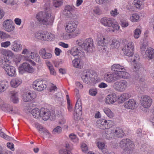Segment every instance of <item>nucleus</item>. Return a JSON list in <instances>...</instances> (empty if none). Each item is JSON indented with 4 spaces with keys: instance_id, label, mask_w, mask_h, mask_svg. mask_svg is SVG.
Masks as SVG:
<instances>
[{
    "instance_id": "1a4fd4ad",
    "label": "nucleus",
    "mask_w": 154,
    "mask_h": 154,
    "mask_svg": "<svg viewBox=\"0 0 154 154\" xmlns=\"http://www.w3.org/2000/svg\"><path fill=\"white\" fill-rule=\"evenodd\" d=\"M134 43L130 42L126 44L122 48L125 54L129 57H131L134 54Z\"/></svg>"
},
{
    "instance_id": "9b49d317",
    "label": "nucleus",
    "mask_w": 154,
    "mask_h": 154,
    "mask_svg": "<svg viewBox=\"0 0 154 154\" xmlns=\"http://www.w3.org/2000/svg\"><path fill=\"white\" fill-rule=\"evenodd\" d=\"M47 87L46 82L42 80H35L33 82V87L35 90L41 91Z\"/></svg>"
},
{
    "instance_id": "49530a36",
    "label": "nucleus",
    "mask_w": 154,
    "mask_h": 154,
    "mask_svg": "<svg viewBox=\"0 0 154 154\" xmlns=\"http://www.w3.org/2000/svg\"><path fill=\"white\" fill-rule=\"evenodd\" d=\"M10 37V35L5 32L0 31V38L2 39H6Z\"/></svg>"
},
{
    "instance_id": "603ef678",
    "label": "nucleus",
    "mask_w": 154,
    "mask_h": 154,
    "mask_svg": "<svg viewBox=\"0 0 154 154\" xmlns=\"http://www.w3.org/2000/svg\"><path fill=\"white\" fill-rule=\"evenodd\" d=\"M89 93L91 95L95 96L97 93V91L96 88H91L89 90Z\"/></svg>"
},
{
    "instance_id": "f8f14e48",
    "label": "nucleus",
    "mask_w": 154,
    "mask_h": 154,
    "mask_svg": "<svg viewBox=\"0 0 154 154\" xmlns=\"http://www.w3.org/2000/svg\"><path fill=\"white\" fill-rule=\"evenodd\" d=\"M78 22L76 20L71 21L68 22L66 26L65 29L68 32H74L77 28Z\"/></svg>"
},
{
    "instance_id": "09e8293b",
    "label": "nucleus",
    "mask_w": 154,
    "mask_h": 154,
    "mask_svg": "<svg viewBox=\"0 0 154 154\" xmlns=\"http://www.w3.org/2000/svg\"><path fill=\"white\" fill-rule=\"evenodd\" d=\"M141 30L139 29H136L134 32V37L135 38H138L141 34Z\"/></svg>"
},
{
    "instance_id": "58836bf2",
    "label": "nucleus",
    "mask_w": 154,
    "mask_h": 154,
    "mask_svg": "<svg viewBox=\"0 0 154 154\" xmlns=\"http://www.w3.org/2000/svg\"><path fill=\"white\" fill-rule=\"evenodd\" d=\"M80 53L79 50L77 47H74L71 50L70 54L73 56H76Z\"/></svg>"
},
{
    "instance_id": "4be33fe9",
    "label": "nucleus",
    "mask_w": 154,
    "mask_h": 154,
    "mask_svg": "<svg viewBox=\"0 0 154 154\" xmlns=\"http://www.w3.org/2000/svg\"><path fill=\"white\" fill-rule=\"evenodd\" d=\"M116 96L115 94L108 95L105 100V102L108 104L113 103L116 101Z\"/></svg>"
},
{
    "instance_id": "79ce46f5",
    "label": "nucleus",
    "mask_w": 154,
    "mask_h": 154,
    "mask_svg": "<svg viewBox=\"0 0 154 154\" xmlns=\"http://www.w3.org/2000/svg\"><path fill=\"white\" fill-rule=\"evenodd\" d=\"M63 0H54L53 6L56 8L60 7L63 3Z\"/></svg>"
},
{
    "instance_id": "3c124183",
    "label": "nucleus",
    "mask_w": 154,
    "mask_h": 154,
    "mask_svg": "<svg viewBox=\"0 0 154 154\" xmlns=\"http://www.w3.org/2000/svg\"><path fill=\"white\" fill-rule=\"evenodd\" d=\"M62 128L60 126H57L55 128L53 131V133L54 134H59L62 131Z\"/></svg>"
},
{
    "instance_id": "5fc2aeb1",
    "label": "nucleus",
    "mask_w": 154,
    "mask_h": 154,
    "mask_svg": "<svg viewBox=\"0 0 154 154\" xmlns=\"http://www.w3.org/2000/svg\"><path fill=\"white\" fill-rule=\"evenodd\" d=\"M139 16L137 14H133L131 17V20L134 22H136L139 20Z\"/></svg>"
},
{
    "instance_id": "4d7b16f0",
    "label": "nucleus",
    "mask_w": 154,
    "mask_h": 154,
    "mask_svg": "<svg viewBox=\"0 0 154 154\" xmlns=\"http://www.w3.org/2000/svg\"><path fill=\"white\" fill-rule=\"evenodd\" d=\"M1 131L2 129H0V136L6 140H9L10 137L6 135L3 132H2Z\"/></svg>"
},
{
    "instance_id": "6e6552de",
    "label": "nucleus",
    "mask_w": 154,
    "mask_h": 154,
    "mask_svg": "<svg viewBox=\"0 0 154 154\" xmlns=\"http://www.w3.org/2000/svg\"><path fill=\"white\" fill-rule=\"evenodd\" d=\"M82 109L81 100L80 98H78L75 105V113L73 114L75 120L77 121L80 119L82 113Z\"/></svg>"
},
{
    "instance_id": "393cba45",
    "label": "nucleus",
    "mask_w": 154,
    "mask_h": 154,
    "mask_svg": "<svg viewBox=\"0 0 154 154\" xmlns=\"http://www.w3.org/2000/svg\"><path fill=\"white\" fill-rule=\"evenodd\" d=\"M110 122L109 120L107 121L104 119L100 120L97 122L98 126L101 129H105L107 128L108 122Z\"/></svg>"
},
{
    "instance_id": "b1692460",
    "label": "nucleus",
    "mask_w": 154,
    "mask_h": 154,
    "mask_svg": "<svg viewBox=\"0 0 154 154\" xmlns=\"http://www.w3.org/2000/svg\"><path fill=\"white\" fill-rule=\"evenodd\" d=\"M39 54L40 56L43 59H49L52 57L51 53L46 52L45 49L42 48L39 51Z\"/></svg>"
},
{
    "instance_id": "c9c22d12",
    "label": "nucleus",
    "mask_w": 154,
    "mask_h": 154,
    "mask_svg": "<svg viewBox=\"0 0 154 154\" xmlns=\"http://www.w3.org/2000/svg\"><path fill=\"white\" fill-rule=\"evenodd\" d=\"M45 41H51L54 39L55 36L54 34L50 32H45Z\"/></svg>"
},
{
    "instance_id": "423d86ee",
    "label": "nucleus",
    "mask_w": 154,
    "mask_h": 154,
    "mask_svg": "<svg viewBox=\"0 0 154 154\" xmlns=\"http://www.w3.org/2000/svg\"><path fill=\"white\" fill-rule=\"evenodd\" d=\"M95 72L90 69H85L82 72L81 78L83 82L88 84L92 82Z\"/></svg>"
},
{
    "instance_id": "c03bdc74",
    "label": "nucleus",
    "mask_w": 154,
    "mask_h": 154,
    "mask_svg": "<svg viewBox=\"0 0 154 154\" xmlns=\"http://www.w3.org/2000/svg\"><path fill=\"white\" fill-rule=\"evenodd\" d=\"M6 88L5 82L4 81H0V93L4 91Z\"/></svg>"
},
{
    "instance_id": "412c9836",
    "label": "nucleus",
    "mask_w": 154,
    "mask_h": 154,
    "mask_svg": "<svg viewBox=\"0 0 154 154\" xmlns=\"http://www.w3.org/2000/svg\"><path fill=\"white\" fill-rule=\"evenodd\" d=\"M116 74L114 73L112 74H106L104 75V80L108 82L117 80V75Z\"/></svg>"
},
{
    "instance_id": "f704fd0d",
    "label": "nucleus",
    "mask_w": 154,
    "mask_h": 154,
    "mask_svg": "<svg viewBox=\"0 0 154 154\" xmlns=\"http://www.w3.org/2000/svg\"><path fill=\"white\" fill-rule=\"evenodd\" d=\"M31 114L34 118H38L39 116H40V110L38 108H35L32 110Z\"/></svg>"
},
{
    "instance_id": "bf43d9fd",
    "label": "nucleus",
    "mask_w": 154,
    "mask_h": 154,
    "mask_svg": "<svg viewBox=\"0 0 154 154\" xmlns=\"http://www.w3.org/2000/svg\"><path fill=\"white\" fill-rule=\"evenodd\" d=\"M93 12L97 14H100L101 13V11L99 8L96 7L93 10Z\"/></svg>"
},
{
    "instance_id": "6e6d98bb",
    "label": "nucleus",
    "mask_w": 154,
    "mask_h": 154,
    "mask_svg": "<svg viewBox=\"0 0 154 154\" xmlns=\"http://www.w3.org/2000/svg\"><path fill=\"white\" fill-rule=\"evenodd\" d=\"M109 1V0H95L96 3L100 5H105Z\"/></svg>"
},
{
    "instance_id": "f03ea898",
    "label": "nucleus",
    "mask_w": 154,
    "mask_h": 154,
    "mask_svg": "<svg viewBox=\"0 0 154 154\" xmlns=\"http://www.w3.org/2000/svg\"><path fill=\"white\" fill-rule=\"evenodd\" d=\"M76 44L84 49L87 52H92L94 49V46L93 39L89 38L84 41L82 39H79L76 41Z\"/></svg>"
},
{
    "instance_id": "f3484780",
    "label": "nucleus",
    "mask_w": 154,
    "mask_h": 154,
    "mask_svg": "<svg viewBox=\"0 0 154 154\" xmlns=\"http://www.w3.org/2000/svg\"><path fill=\"white\" fill-rule=\"evenodd\" d=\"M36 97L35 93L32 92L24 93L23 95V99L25 102H28L33 100Z\"/></svg>"
},
{
    "instance_id": "6ab92c4d",
    "label": "nucleus",
    "mask_w": 154,
    "mask_h": 154,
    "mask_svg": "<svg viewBox=\"0 0 154 154\" xmlns=\"http://www.w3.org/2000/svg\"><path fill=\"white\" fill-rule=\"evenodd\" d=\"M14 55L11 51H7L5 53L4 57V59L0 60V61H3V62L6 63V64H10L11 60L12 58L14 57Z\"/></svg>"
},
{
    "instance_id": "de8ad7c7",
    "label": "nucleus",
    "mask_w": 154,
    "mask_h": 154,
    "mask_svg": "<svg viewBox=\"0 0 154 154\" xmlns=\"http://www.w3.org/2000/svg\"><path fill=\"white\" fill-rule=\"evenodd\" d=\"M97 145L98 148L101 149H105L106 147L105 143L102 142H98L97 143Z\"/></svg>"
},
{
    "instance_id": "5701e85b",
    "label": "nucleus",
    "mask_w": 154,
    "mask_h": 154,
    "mask_svg": "<svg viewBox=\"0 0 154 154\" xmlns=\"http://www.w3.org/2000/svg\"><path fill=\"white\" fill-rule=\"evenodd\" d=\"M112 70L115 72L113 73L114 74H117L119 72H121L122 71L125 70V68L123 66H120L119 64H114L111 67Z\"/></svg>"
},
{
    "instance_id": "9d476101",
    "label": "nucleus",
    "mask_w": 154,
    "mask_h": 154,
    "mask_svg": "<svg viewBox=\"0 0 154 154\" xmlns=\"http://www.w3.org/2000/svg\"><path fill=\"white\" fill-rule=\"evenodd\" d=\"M128 85V82L125 80L117 81L113 84V87L117 91L122 92L126 88Z\"/></svg>"
},
{
    "instance_id": "774afa93",
    "label": "nucleus",
    "mask_w": 154,
    "mask_h": 154,
    "mask_svg": "<svg viewBox=\"0 0 154 154\" xmlns=\"http://www.w3.org/2000/svg\"><path fill=\"white\" fill-rule=\"evenodd\" d=\"M62 52V51L59 48H56L55 49L54 52L57 56H59L60 55V53Z\"/></svg>"
},
{
    "instance_id": "473e14b6",
    "label": "nucleus",
    "mask_w": 154,
    "mask_h": 154,
    "mask_svg": "<svg viewBox=\"0 0 154 154\" xmlns=\"http://www.w3.org/2000/svg\"><path fill=\"white\" fill-rule=\"evenodd\" d=\"M11 100L14 103H17L19 102V98L17 93H14L12 92L11 93Z\"/></svg>"
},
{
    "instance_id": "a18cd8bd",
    "label": "nucleus",
    "mask_w": 154,
    "mask_h": 154,
    "mask_svg": "<svg viewBox=\"0 0 154 154\" xmlns=\"http://www.w3.org/2000/svg\"><path fill=\"white\" fill-rule=\"evenodd\" d=\"M133 4L134 7L137 8H140L142 5V2L139 0H134Z\"/></svg>"
},
{
    "instance_id": "f257e3e1",
    "label": "nucleus",
    "mask_w": 154,
    "mask_h": 154,
    "mask_svg": "<svg viewBox=\"0 0 154 154\" xmlns=\"http://www.w3.org/2000/svg\"><path fill=\"white\" fill-rule=\"evenodd\" d=\"M49 9H46L45 12H39L36 15L37 20L41 23L44 25H52L54 21V18L51 15Z\"/></svg>"
},
{
    "instance_id": "2f4dec72",
    "label": "nucleus",
    "mask_w": 154,
    "mask_h": 154,
    "mask_svg": "<svg viewBox=\"0 0 154 154\" xmlns=\"http://www.w3.org/2000/svg\"><path fill=\"white\" fill-rule=\"evenodd\" d=\"M22 48L21 45L17 44L16 41L14 42L12 45L11 49L14 51L17 52L21 50Z\"/></svg>"
},
{
    "instance_id": "338daca9",
    "label": "nucleus",
    "mask_w": 154,
    "mask_h": 154,
    "mask_svg": "<svg viewBox=\"0 0 154 154\" xmlns=\"http://www.w3.org/2000/svg\"><path fill=\"white\" fill-rule=\"evenodd\" d=\"M66 122V120L64 117H62L59 122V124L61 125H63Z\"/></svg>"
},
{
    "instance_id": "dca6fc26",
    "label": "nucleus",
    "mask_w": 154,
    "mask_h": 154,
    "mask_svg": "<svg viewBox=\"0 0 154 154\" xmlns=\"http://www.w3.org/2000/svg\"><path fill=\"white\" fill-rule=\"evenodd\" d=\"M109 39L108 36H104L100 33L97 34V40L98 45H105L108 42Z\"/></svg>"
},
{
    "instance_id": "2eb2a0df",
    "label": "nucleus",
    "mask_w": 154,
    "mask_h": 154,
    "mask_svg": "<svg viewBox=\"0 0 154 154\" xmlns=\"http://www.w3.org/2000/svg\"><path fill=\"white\" fill-rule=\"evenodd\" d=\"M152 103V100L150 97L145 96L141 100V104L144 108H148Z\"/></svg>"
},
{
    "instance_id": "e433bc0d",
    "label": "nucleus",
    "mask_w": 154,
    "mask_h": 154,
    "mask_svg": "<svg viewBox=\"0 0 154 154\" xmlns=\"http://www.w3.org/2000/svg\"><path fill=\"white\" fill-rule=\"evenodd\" d=\"M31 54L30 56L32 59L38 63L41 62L40 57L37 53L31 52Z\"/></svg>"
},
{
    "instance_id": "680f3d73",
    "label": "nucleus",
    "mask_w": 154,
    "mask_h": 154,
    "mask_svg": "<svg viewBox=\"0 0 154 154\" xmlns=\"http://www.w3.org/2000/svg\"><path fill=\"white\" fill-rule=\"evenodd\" d=\"M69 136L70 140L73 141H75L76 140V136L74 134H71L69 135Z\"/></svg>"
},
{
    "instance_id": "4468645a",
    "label": "nucleus",
    "mask_w": 154,
    "mask_h": 154,
    "mask_svg": "<svg viewBox=\"0 0 154 154\" xmlns=\"http://www.w3.org/2000/svg\"><path fill=\"white\" fill-rule=\"evenodd\" d=\"M3 26L4 29L8 32L13 31L14 29L13 23L10 20H7L5 21L3 23Z\"/></svg>"
},
{
    "instance_id": "c756f323",
    "label": "nucleus",
    "mask_w": 154,
    "mask_h": 154,
    "mask_svg": "<svg viewBox=\"0 0 154 154\" xmlns=\"http://www.w3.org/2000/svg\"><path fill=\"white\" fill-rule=\"evenodd\" d=\"M21 80L18 78L12 79L10 82L11 86L14 88L17 87L21 83Z\"/></svg>"
},
{
    "instance_id": "8fccbe9b",
    "label": "nucleus",
    "mask_w": 154,
    "mask_h": 154,
    "mask_svg": "<svg viewBox=\"0 0 154 154\" xmlns=\"http://www.w3.org/2000/svg\"><path fill=\"white\" fill-rule=\"evenodd\" d=\"M35 126L36 128L41 133H44L43 129H46L38 123H36L35 124Z\"/></svg>"
},
{
    "instance_id": "a211bd4d",
    "label": "nucleus",
    "mask_w": 154,
    "mask_h": 154,
    "mask_svg": "<svg viewBox=\"0 0 154 154\" xmlns=\"http://www.w3.org/2000/svg\"><path fill=\"white\" fill-rule=\"evenodd\" d=\"M137 103L133 99H130L124 104V106L127 109H134L137 107Z\"/></svg>"
},
{
    "instance_id": "ea45409f",
    "label": "nucleus",
    "mask_w": 154,
    "mask_h": 154,
    "mask_svg": "<svg viewBox=\"0 0 154 154\" xmlns=\"http://www.w3.org/2000/svg\"><path fill=\"white\" fill-rule=\"evenodd\" d=\"M70 32H66L64 33L63 35V38L65 39H68L72 37H74L77 36V35H74L73 34H71Z\"/></svg>"
},
{
    "instance_id": "052dcab7",
    "label": "nucleus",
    "mask_w": 154,
    "mask_h": 154,
    "mask_svg": "<svg viewBox=\"0 0 154 154\" xmlns=\"http://www.w3.org/2000/svg\"><path fill=\"white\" fill-rule=\"evenodd\" d=\"M49 69L50 70V73L51 75H56V72L53 66H49Z\"/></svg>"
},
{
    "instance_id": "72a5a7b5",
    "label": "nucleus",
    "mask_w": 154,
    "mask_h": 154,
    "mask_svg": "<svg viewBox=\"0 0 154 154\" xmlns=\"http://www.w3.org/2000/svg\"><path fill=\"white\" fill-rule=\"evenodd\" d=\"M2 109L6 112H9L12 111V107L9 104L7 103H3L1 106Z\"/></svg>"
},
{
    "instance_id": "4c0bfd02",
    "label": "nucleus",
    "mask_w": 154,
    "mask_h": 154,
    "mask_svg": "<svg viewBox=\"0 0 154 154\" xmlns=\"http://www.w3.org/2000/svg\"><path fill=\"white\" fill-rule=\"evenodd\" d=\"M119 42L116 40L114 39L111 40L110 44L111 48H118L119 47Z\"/></svg>"
},
{
    "instance_id": "a19ab883",
    "label": "nucleus",
    "mask_w": 154,
    "mask_h": 154,
    "mask_svg": "<svg viewBox=\"0 0 154 154\" xmlns=\"http://www.w3.org/2000/svg\"><path fill=\"white\" fill-rule=\"evenodd\" d=\"M131 96V95L130 94L128 93H124L122 94L120 98L122 101H124L128 99Z\"/></svg>"
},
{
    "instance_id": "864d4df0",
    "label": "nucleus",
    "mask_w": 154,
    "mask_h": 154,
    "mask_svg": "<svg viewBox=\"0 0 154 154\" xmlns=\"http://www.w3.org/2000/svg\"><path fill=\"white\" fill-rule=\"evenodd\" d=\"M110 13L112 16L115 17L119 14V12L116 8H114L111 11Z\"/></svg>"
},
{
    "instance_id": "37998d69",
    "label": "nucleus",
    "mask_w": 154,
    "mask_h": 154,
    "mask_svg": "<svg viewBox=\"0 0 154 154\" xmlns=\"http://www.w3.org/2000/svg\"><path fill=\"white\" fill-rule=\"evenodd\" d=\"M103 111L108 117L111 118L113 116L114 114L113 113L109 108H105L103 109Z\"/></svg>"
},
{
    "instance_id": "20e7f679",
    "label": "nucleus",
    "mask_w": 154,
    "mask_h": 154,
    "mask_svg": "<svg viewBox=\"0 0 154 154\" xmlns=\"http://www.w3.org/2000/svg\"><path fill=\"white\" fill-rule=\"evenodd\" d=\"M119 145L120 147L124 149L126 154H129L132 153L134 150V145L133 142L128 139H123L120 142Z\"/></svg>"
},
{
    "instance_id": "c85d7f7f",
    "label": "nucleus",
    "mask_w": 154,
    "mask_h": 154,
    "mask_svg": "<svg viewBox=\"0 0 154 154\" xmlns=\"http://www.w3.org/2000/svg\"><path fill=\"white\" fill-rule=\"evenodd\" d=\"M114 134L115 136L117 137H122L124 134L122 129L120 128H116L114 130Z\"/></svg>"
},
{
    "instance_id": "0e129e2a",
    "label": "nucleus",
    "mask_w": 154,
    "mask_h": 154,
    "mask_svg": "<svg viewBox=\"0 0 154 154\" xmlns=\"http://www.w3.org/2000/svg\"><path fill=\"white\" fill-rule=\"evenodd\" d=\"M147 49L146 48L145 45H143L141 47L140 51L143 54L145 55V52Z\"/></svg>"
},
{
    "instance_id": "0eeeda50",
    "label": "nucleus",
    "mask_w": 154,
    "mask_h": 154,
    "mask_svg": "<svg viewBox=\"0 0 154 154\" xmlns=\"http://www.w3.org/2000/svg\"><path fill=\"white\" fill-rule=\"evenodd\" d=\"M10 64H6V63L0 61V66L4 69L8 75L10 76H14L16 75V71L15 68L10 66Z\"/></svg>"
},
{
    "instance_id": "ddd939ff",
    "label": "nucleus",
    "mask_w": 154,
    "mask_h": 154,
    "mask_svg": "<svg viewBox=\"0 0 154 154\" xmlns=\"http://www.w3.org/2000/svg\"><path fill=\"white\" fill-rule=\"evenodd\" d=\"M19 72L21 73H23L25 71L29 73H32L33 72V69L32 66L27 62L23 63L21 66L19 68Z\"/></svg>"
},
{
    "instance_id": "bb28decb",
    "label": "nucleus",
    "mask_w": 154,
    "mask_h": 154,
    "mask_svg": "<svg viewBox=\"0 0 154 154\" xmlns=\"http://www.w3.org/2000/svg\"><path fill=\"white\" fill-rule=\"evenodd\" d=\"M145 57L154 60V50L150 48H147L145 52Z\"/></svg>"
},
{
    "instance_id": "7c9ffc66",
    "label": "nucleus",
    "mask_w": 154,
    "mask_h": 154,
    "mask_svg": "<svg viewBox=\"0 0 154 154\" xmlns=\"http://www.w3.org/2000/svg\"><path fill=\"white\" fill-rule=\"evenodd\" d=\"M73 66L76 68H81L82 67V63L80 59L75 58L72 61Z\"/></svg>"
},
{
    "instance_id": "e2e57ef3",
    "label": "nucleus",
    "mask_w": 154,
    "mask_h": 154,
    "mask_svg": "<svg viewBox=\"0 0 154 154\" xmlns=\"http://www.w3.org/2000/svg\"><path fill=\"white\" fill-rule=\"evenodd\" d=\"M82 150L85 152H87L88 151V148L87 146L85 144H83L81 146Z\"/></svg>"
},
{
    "instance_id": "13d9d810",
    "label": "nucleus",
    "mask_w": 154,
    "mask_h": 154,
    "mask_svg": "<svg viewBox=\"0 0 154 154\" xmlns=\"http://www.w3.org/2000/svg\"><path fill=\"white\" fill-rule=\"evenodd\" d=\"M11 45L10 42L8 41L2 42L1 45L2 47L4 48H7Z\"/></svg>"
},
{
    "instance_id": "39448f33",
    "label": "nucleus",
    "mask_w": 154,
    "mask_h": 154,
    "mask_svg": "<svg viewBox=\"0 0 154 154\" xmlns=\"http://www.w3.org/2000/svg\"><path fill=\"white\" fill-rule=\"evenodd\" d=\"M40 117L44 120L50 119L51 120L54 121L56 118L54 111H50L44 108H42L40 109Z\"/></svg>"
},
{
    "instance_id": "aec40b11",
    "label": "nucleus",
    "mask_w": 154,
    "mask_h": 154,
    "mask_svg": "<svg viewBox=\"0 0 154 154\" xmlns=\"http://www.w3.org/2000/svg\"><path fill=\"white\" fill-rule=\"evenodd\" d=\"M74 10V8L69 5H66L63 12V14L67 18H70L72 12Z\"/></svg>"
},
{
    "instance_id": "cd10ccee",
    "label": "nucleus",
    "mask_w": 154,
    "mask_h": 154,
    "mask_svg": "<svg viewBox=\"0 0 154 154\" xmlns=\"http://www.w3.org/2000/svg\"><path fill=\"white\" fill-rule=\"evenodd\" d=\"M45 32L43 31H39L35 33V36L37 39L45 41Z\"/></svg>"
},
{
    "instance_id": "a878e982",
    "label": "nucleus",
    "mask_w": 154,
    "mask_h": 154,
    "mask_svg": "<svg viewBox=\"0 0 154 154\" xmlns=\"http://www.w3.org/2000/svg\"><path fill=\"white\" fill-rule=\"evenodd\" d=\"M125 69L124 71H122L121 72H119L117 74V80L120 79L121 78L127 79L130 77V74L126 71Z\"/></svg>"
},
{
    "instance_id": "7ed1b4c3",
    "label": "nucleus",
    "mask_w": 154,
    "mask_h": 154,
    "mask_svg": "<svg viewBox=\"0 0 154 154\" xmlns=\"http://www.w3.org/2000/svg\"><path fill=\"white\" fill-rule=\"evenodd\" d=\"M100 22L103 25L109 28V32H114L115 30H118L119 28L117 23L114 20L110 18L103 17L101 19Z\"/></svg>"
},
{
    "instance_id": "69168bd1",
    "label": "nucleus",
    "mask_w": 154,
    "mask_h": 154,
    "mask_svg": "<svg viewBox=\"0 0 154 154\" xmlns=\"http://www.w3.org/2000/svg\"><path fill=\"white\" fill-rule=\"evenodd\" d=\"M43 130L44 131V133H43L45 135H46L47 137L48 138H49L51 137V134L49 132L48 130H47L46 129H43Z\"/></svg>"
}]
</instances>
